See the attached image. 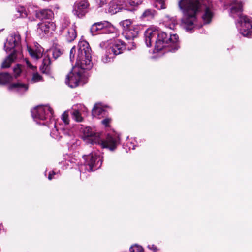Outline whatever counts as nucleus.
I'll list each match as a JSON object with an SVG mask.
<instances>
[{
    "mask_svg": "<svg viewBox=\"0 0 252 252\" xmlns=\"http://www.w3.org/2000/svg\"><path fill=\"white\" fill-rule=\"evenodd\" d=\"M56 175V173L54 171H52V173H50L48 175V179L51 180L53 178V176Z\"/></svg>",
    "mask_w": 252,
    "mask_h": 252,
    "instance_id": "nucleus-43",
    "label": "nucleus"
},
{
    "mask_svg": "<svg viewBox=\"0 0 252 252\" xmlns=\"http://www.w3.org/2000/svg\"><path fill=\"white\" fill-rule=\"evenodd\" d=\"M148 248L150 250H153L154 252L158 250L157 248L154 245H149Z\"/></svg>",
    "mask_w": 252,
    "mask_h": 252,
    "instance_id": "nucleus-41",
    "label": "nucleus"
},
{
    "mask_svg": "<svg viewBox=\"0 0 252 252\" xmlns=\"http://www.w3.org/2000/svg\"><path fill=\"white\" fill-rule=\"evenodd\" d=\"M21 68L19 65H17L13 69L15 77H17L21 72Z\"/></svg>",
    "mask_w": 252,
    "mask_h": 252,
    "instance_id": "nucleus-37",
    "label": "nucleus"
},
{
    "mask_svg": "<svg viewBox=\"0 0 252 252\" xmlns=\"http://www.w3.org/2000/svg\"><path fill=\"white\" fill-rule=\"evenodd\" d=\"M82 70L70 72L67 76L65 83L71 88H75L85 83Z\"/></svg>",
    "mask_w": 252,
    "mask_h": 252,
    "instance_id": "nucleus-12",
    "label": "nucleus"
},
{
    "mask_svg": "<svg viewBox=\"0 0 252 252\" xmlns=\"http://www.w3.org/2000/svg\"><path fill=\"white\" fill-rule=\"evenodd\" d=\"M139 32L138 26L131 27L130 29L125 30L123 32V35L127 40H133L136 37Z\"/></svg>",
    "mask_w": 252,
    "mask_h": 252,
    "instance_id": "nucleus-17",
    "label": "nucleus"
},
{
    "mask_svg": "<svg viewBox=\"0 0 252 252\" xmlns=\"http://www.w3.org/2000/svg\"><path fill=\"white\" fill-rule=\"evenodd\" d=\"M84 163H81L79 169L81 173L93 171L99 169L102 165V158L98 154L92 153L83 156Z\"/></svg>",
    "mask_w": 252,
    "mask_h": 252,
    "instance_id": "nucleus-7",
    "label": "nucleus"
},
{
    "mask_svg": "<svg viewBox=\"0 0 252 252\" xmlns=\"http://www.w3.org/2000/svg\"><path fill=\"white\" fill-rule=\"evenodd\" d=\"M89 5L87 0H78L74 4L73 14L79 18H83L88 12Z\"/></svg>",
    "mask_w": 252,
    "mask_h": 252,
    "instance_id": "nucleus-13",
    "label": "nucleus"
},
{
    "mask_svg": "<svg viewBox=\"0 0 252 252\" xmlns=\"http://www.w3.org/2000/svg\"><path fill=\"white\" fill-rule=\"evenodd\" d=\"M51 64L50 58L47 56H45L42 62V65L40 67V69L43 72L48 71L49 65Z\"/></svg>",
    "mask_w": 252,
    "mask_h": 252,
    "instance_id": "nucleus-28",
    "label": "nucleus"
},
{
    "mask_svg": "<svg viewBox=\"0 0 252 252\" xmlns=\"http://www.w3.org/2000/svg\"><path fill=\"white\" fill-rule=\"evenodd\" d=\"M119 0H113L109 4L107 12L113 15L119 12L122 9L121 4L118 3Z\"/></svg>",
    "mask_w": 252,
    "mask_h": 252,
    "instance_id": "nucleus-19",
    "label": "nucleus"
},
{
    "mask_svg": "<svg viewBox=\"0 0 252 252\" xmlns=\"http://www.w3.org/2000/svg\"><path fill=\"white\" fill-rule=\"evenodd\" d=\"M178 5L184 13L185 28L187 31H191L196 27L195 15L200 8V2L198 0H180Z\"/></svg>",
    "mask_w": 252,
    "mask_h": 252,
    "instance_id": "nucleus-3",
    "label": "nucleus"
},
{
    "mask_svg": "<svg viewBox=\"0 0 252 252\" xmlns=\"http://www.w3.org/2000/svg\"><path fill=\"white\" fill-rule=\"evenodd\" d=\"M8 90L19 94H23L28 89V85L27 84L20 82L11 84L8 86Z\"/></svg>",
    "mask_w": 252,
    "mask_h": 252,
    "instance_id": "nucleus-16",
    "label": "nucleus"
},
{
    "mask_svg": "<svg viewBox=\"0 0 252 252\" xmlns=\"http://www.w3.org/2000/svg\"><path fill=\"white\" fill-rule=\"evenodd\" d=\"M47 125L50 128L53 127L51 129L50 135L55 139L60 140L62 137L63 134L65 135L67 134V131L64 129H61L59 131L57 127V124L54 122V120L51 121L49 124H48Z\"/></svg>",
    "mask_w": 252,
    "mask_h": 252,
    "instance_id": "nucleus-14",
    "label": "nucleus"
},
{
    "mask_svg": "<svg viewBox=\"0 0 252 252\" xmlns=\"http://www.w3.org/2000/svg\"><path fill=\"white\" fill-rule=\"evenodd\" d=\"M116 55L112 53L108 49L106 48V52L105 55L102 57V61L105 63H108L113 61V58Z\"/></svg>",
    "mask_w": 252,
    "mask_h": 252,
    "instance_id": "nucleus-25",
    "label": "nucleus"
},
{
    "mask_svg": "<svg viewBox=\"0 0 252 252\" xmlns=\"http://www.w3.org/2000/svg\"><path fill=\"white\" fill-rule=\"evenodd\" d=\"M42 80V77L37 73H34L32 75V81L33 82H37Z\"/></svg>",
    "mask_w": 252,
    "mask_h": 252,
    "instance_id": "nucleus-33",
    "label": "nucleus"
},
{
    "mask_svg": "<svg viewBox=\"0 0 252 252\" xmlns=\"http://www.w3.org/2000/svg\"><path fill=\"white\" fill-rule=\"evenodd\" d=\"M230 15L237 18L236 27L239 32L244 36L250 37L252 34V20L242 14V4L237 0H231Z\"/></svg>",
    "mask_w": 252,
    "mask_h": 252,
    "instance_id": "nucleus-2",
    "label": "nucleus"
},
{
    "mask_svg": "<svg viewBox=\"0 0 252 252\" xmlns=\"http://www.w3.org/2000/svg\"><path fill=\"white\" fill-rule=\"evenodd\" d=\"M157 14V11L153 9H146L141 15L140 18L143 20L150 21L155 18Z\"/></svg>",
    "mask_w": 252,
    "mask_h": 252,
    "instance_id": "nucleus-22",
    "label": "nucleus"
},
{
    "mask_svg": "<svg viewBox=\"0 0 252 252\" xmlns=\"http://www.w3.org/2000/svg\"><path fill=\"white\" fill-rule=\"evenodd\" d=\"M100 46L101 48L105 47V48L115 55L122 53L126 48L125 43L120 39H111L105 42H102L100 44Z\"/></svg>",
    "mask_w": 252,
    "mask_h": 252,
    "instance_id": "nucleus-11",
    "label": "nucleus"
},
{
    "mask_svg": "<svg viewBox=\"0 0 252 252\" xmlns=\"http://www.w3.org/2000/svg\"><path fill=\"white\" fill-rule=\"evenodd\" d=\"M111 120L110 118H106L102 121V124L104 125L105 126H109V125L111 122Z\"/></svg>",
    "mask_w": 252,
    "mask_h": 252,
    "instance_id": "nucleus-40",
    "label": "nucleus"
},
{
    "mask_svg": "<svg viewBox=\"0 0 252 252\" xmlns=\"http://www.w3.org/2000/svg\"><path fill=\"white\" fill-rule=\"evenodd\" d=\"M116 29L110 22L104 21L94 23L91 27L90 32L93 35L96 34L97 33H114Z\"/></svg>",
    "mask_w": 252,
    "mask_h": 252,
    "instance_id": "nucleus-9",
    "label": "nucleus"
},
{
    "mask_svg": "<svg viewBox=\"0 0 252 252\" xmlns=\"http://www.w3.org/2000/svg\"><path fill=\"white\" fill-rule=\"evenodd\" d=\"M165 0H156L155 7L158 9H163L166 8L165 4Z\"/></svg>",
    "mask_w": 252,
    "mask_h": 252,
    "instance_id": "nucleus-30",
    "label": "nucleus"
},
{
    "mask_svg": "<svg viewBox=\"0 0 252 252\" xmlns=\"http://www.w3.org/2000/svg\"><path fill=\"white\" fill-rule=\"evenodd\" d=\"M130 45H131V47H130L129 45H128L127 48L128 50H131L133 49V47L134 46V43L133 42H131L129 43Z\"/></svg>",
    "mask_w": 252,
    "mask_h": 252,
    "instance_id": "nucleus-44",
    "label": "nucleus"
},
{
    "mask_svg": "<svg viewBox=\"0 0 252 252\" xmlns=\"http://www.w3.org/2000/svg\"><path fill=\"white\" fill-rule=\"evenodd\" d=\"M76 53V49L75 47L72 48L70 51V60L71 62H73L75 60V54Z\"/></svg>",
    "mask_w": 252,
    "mask_h": 252,
    "instance_id": "nucleus-36",
    "label": "nucleus"
},
{
    "mask_svg": "<svg viewBox=\"0 0 252 252\" xmlns=\"http://www.w3.org/2000/svg\"><path fill=\"white\" fill-rule=\"evenodd\" d=\"M52 55L55 59L58 58L61 54V51L57 48H54L52 50Z\"/></svg>",
    "mask_w": 252,
    "mask_h": 252,
    "instance_id": "nucleus-34",
    "label": "nucleus"
},
{
    "mask_svg": "<svg viewBox=\"0 0 252 252\" xmlns=\"http://www.w3.org/2000/svg\"><path fill=\"white\" fill-rule=\"evenodd\" d=\"M86 109V108L82 105H79L77 109L73 108V111L72 112L73 118L77 122H81L83 118L81 116L80 111H84Z\"/></svg>",
    "mask_w": 252,
    "mask_h": 252,
    "instance_id": "nucleus-24",
    "label": "nucleus"
},
{
    "mask_svg": "<svg viewBox=\"0 0 252 252\" xmlns=\"http://www.w3.org/2000/svg\"><path fill=\"white\" fill-rule=\"evenodd\" d=\"M13 79L12 76L7 73H0V85L5 84Z\"/></svg>",
    "mask_w": 252,
    "mask_h": 252,
    "instance_id": "nucleus-26",
    "label": "nucleus"
},
{
    "mask_svg": "<svg viewBox=\"0 0 252 252\" xmlns=\"http://www.w3.org/2000/svg\"><path fill=\"white\" fill-rule=\"evenodd\" d=\"M82 138L88 144H98L102 148H107L114 150L120 143V137L118 134H108L106 140L100 139L99 135L92 131L90 127H85L83 130Z\"/></svg>",
    "mask_w": 252,
    "mask_h": 252,
    "instance_id": "nucleus-4",
    "label": "nucleus"
},
{
    "mask_svg": "<svg viewBox=\"0 0 252 252\" xmlns=\"http://www.w3.org/2000/svg\"><path fill=\"white\" fill-rule=\"evenodd\" d=\"M76 26L73 25L71 28L67 30L65 34V37L66 40L70 42L73 41L76 38Z\"/></svg>",
    "mask_w": 252,
    "mask_h": 252,
    "instance_id": "nucleus-23",
    "label": "nucleus"
},
{
    "mask_svg": "<svg viewBox=\"0 0 252 252\" xmlns=\"http://www.w3.org/2000/svg\"><path fill=\"white\" fill-rule=\"evenodd\" d=\"M163 23L165 27L170 29L174 30L177 25V21L175 17L165 15L163 19Z\"/></svg>",
    "mask_w": 252,
    "mask_h": 252,
    "instance_id": "nucleus-21",
    "label": "nucleus"
},
{
    "mask_svg": "<svg viewBox=\"0 0 252 252\" xmlns=\"http://www.w3.org/2000/svg\"><path fill=\"white\" fill-rule=\"evenodd\" d=\"M144 36L145 42L148 47L155 43V52L162 50L175 52L179 48L178 36L176 34L168 35L156 28H150L145 31Z\"/></svg>",
    "mask_w": 252,
    "mask_h": 252,
    "instance_id": "nucleus-1",
    "label": "nucleus"
},
{
    "mask_svg": "<svg viewBox=\"0 0 252 252\" xmlns=\"http://www.w3.org/2000/svg\"><path fill=\"white\" fill-rule=\"evenodd\" d=\"M18 11L21 13V16L23 17H27L28 15L34 14L36 18L40 19H50L53 15V13L51 10L43 9L37 11L33 9L32 6L29 7L27 10L24 8H21Z\"/></svg>",
    "mask_w": 252,
    "mask_h": 252,
    "instance_id": "nucleus-10",
    "label": "nucleus"
},
{
    "mask_svg": "<svg viewBox=\"0 0 252 252\" xmlns=\"http://www.w3.org/2000/svg\"><path fill=\"white\" fill-rule=\"evenodd\" d=\"M92 115L100 119L105 117L107 112L101 104H96L92 110Z\"/></svg>",
    "mask_w": 252,
    "mask_h": 252,
    "instance_id": "nucleus-18",
    "label": "nucleus"
},
{
    "mask_svg": "<svg viewBox=\"0 0 252 252\" xmlns=\"http://www.w3.org/2000/svg\"><path fill=\"white\" fill-rule=\"evenodd\" d=\"M106 3V0H99L98 4L100 7L103 6Z\"/></svg>",
    "mask_w": 252,
    "mask_h": 252,
    "instance_id": "nucleus-42",
    "label": "nucleus"
},
{
    "mask_svg": "<svg viewBox=\"0 0 252 252\" xmlns=\"http://www.w3.org/2000/svg\"><path fill=\"white\" fill-rule=\"evenodd\" d=\"M120 25L122 26L123 28V31L125 30H128L130 29L131 27H134L135 25H132L131 24V21L129 19H126L124 20L120 23Z\"/></svg>",
    "mask_w": 252,
    "mask_h": 252,
    "instance_id": "nucleus-29",
    "label": "nucleus"
},
{
    "mask_svg": "<svg viewBox=\"0 0 252 252\" xmlns=\"http://www.w3.org/2000/svg\"><path fill=\"white\" fill-rule=\"evenodd\" d=\"M213 17V13L209 7H206L204 14L202 16V19L204 23L207 24L210 22Z\"/></svg>",
    "mask_w": 252,
    "mask_h": 252,
    "instance_id": "nucleus-27",
    "label": "nucleus"
},
{
    "mask_svg": "<svg viewBox=\"0 0 252 252\" xmlns=\"http://www.w3.org/2000/svg\"><path fill=\"white\" fill-rule=\"evenodd\" d=\"M26 63L27 66L33 71H34L36 69V67L32 65L31 63L28 60H26Z\"/></svg>",
    "mask_w": 252,
    "mask_h": 252,
    "instance_id": "nucleus-39",
    "label": "nucleus"
},
{
    "mask_svg": "<svg viewBox=\"0 0 252 252\" xmlns=\"http://www.w3.org/2000/svg\"><path fill=\"white\" fill-rule=\"evenodd\" d=\"M143 0H128V2L132 6H136L142 3Z\"/></svg>",
    "mask_w": 252,
    "mask_h": 252,
    "instance_id": "nucleus-32",
    "label": "nucleus"
},
{
    "mask_svg": "<svg viewBox=\"0 0 252 252\" xmlns=\"http://www.w3.org/2000/svg\"><path fill=\"white\" fill-rule=\"evenodd\" d=\"M27 50L31 56L35 59L41 58L42 56V52L43 51L42 48L40 46L35 47L34 48L27 46Z\"/></svg>",
    "mask_w": 252,
    "mask_h": 252,
    "instance_id": "nucleus-20",
    "label": "nucleus"
},
{
    "mask_svg": "<svg viewBox=\"0 0 252 252\" xmlns=\"http://www.w3.org/2000/svg\"><path fill=\"white\" fill-rule=\"evenodd\" d=\"M130 252H143L142 247L138 245H134L130 248Z\"/></svg>",
    "mask_w": 252,
    "mask_h": 252,
    "instance_id": "nucleus-31",
    "label": "nucleus"
},
{
    "mask_svg": "<svg viewBox=\"0 0 252 252\" xmlns=\"http://www.w3.org/2000/svg\"><path fill=\"white\" fill-rule=\"evenodd\" d=\"M128 146H129V148H132V149H134L135 147L134 145H132V143H130L129 144L128 143H127Z\"/></svg>",
    "mask_w": 252,
    "mask_h": 252,
    "instance_id": "nucleus-45",
    "label": "nucleus"
},
{
    "mask_svg": "<svg viewBox=\"0 0 252 252\" xmlns=\"http://www.w3.org/2000/svg\"><path fill=\"white\" fill-rule=\"evenodd\" d=\"M38 32H44L45 34L52 33L56 29V25L54 23L46 21L38 24Z\"/></svg>",
    "mask_w": 252,
    "mask_h": 252,
    "instance_id": "nucleus-15",
    "label": "nucleus"
},
{
    "mask_svg": "<svg viewBox=\"0 0 252 252\" xmlns=\"http://www.w3.org/2000/svg\"><path fill=\"white\" fill-rule=\"evenodd\" d=\"M62 119L65 124L67 125L69 124L68 114L67 111H65L63 114Z\"/></svg>",
    "mask_w": 252,
    "mask_h": 252,
    "instance_id": "nucleus-35",
    "label": "nucleus"
},
{
    "mask_svg": "<svg viewBox=\"0 0 252 252\" xmlns=\"http://www.w3.org/2000/svg\"><path fill=\"white\" fill-rule=\"evenodd\" d=\"M20 41V35L17 34H11L7 37L4 48L7 53L10 51L12 52L3 62L1 65L2 68L9 67L11 63L16 59L18 53L14 48L18 46Z\"/></svg>",
    "mask_w": 252,
    "mask_h": 252,
    "instance_id": "nucleus-6",
    "label": "nucleus"
},
{
    "mask_svg": "<svg viewBox=\"0 0 252 252\" xmlns=\"http://www.w3.org/2000/svg\"><path fill=\"white\" fill-rule=\"evenodd\" d=\"M70 24V22L69 20L67 18H64L62 23V28L63 30H64L66 28L69 24Z\"/></svg>",
    "mask_w": 252,
    "mask_h": 252,
    "instance_id": "nucleus-38",
    "label": "nucleus"
},
{
    "mask_svg": "<svg viewBox=\"0 0 252 252\" xmlns=\"http://www.w3.org/2000/svg\"><path fill=\"white\" fill-rule=\"evenodd\" d=\"M31 112L33 119L37 123L46 125L48 124V120H49L50 122L53 120V110L48 105L38 106L33 109Z\"/></svg>",
    "mask_w": 252,
    "mask_h": 252,
    "instance_id": "nucleus-8",
    "label": "nucleus"
},
{
    "mask_svg": "<svg viewBox=\"0 0 252 252\" xmlns=\"http://www.w3.org/2000/svg\"><path fill=\"white\" fill-rule=\"evenodd\" d=\"M76 65L82 70L92 67L91 49L89 43L85 40L80 41L78 43Z\"/></svg>",
    "mask_w": 252,
    "mask_h": 252,
    "instance_id": "nucleus-5",
    "label": "nucleus"
}]
</instances>
